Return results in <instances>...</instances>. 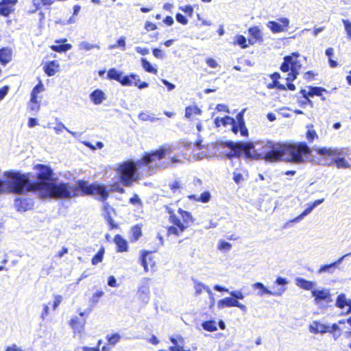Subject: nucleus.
I'll return each mask as SVG.
<instances>
[{"label":"nucleus","mask_w":351,"mask_h":351,"mask_svg":"<svg viewBox=\"0 0 351 351\" xmlns=\"http://www.w3.org/2000/svg\"><path fill=\"white\" fill-rule=\"evenodd\" d=\"M38 171L36 176L35 189L34 193L38 195L42 199H70L79 196V191L84 195H94L99 201L104 202L109 197L107 186L94 182L89 184L84 180H80L76 185L58 182L53 177L52 169L43 164L34 166Z\"/></svg>","instance_id":"f257e3e1"},{"label":"nucleus","mask_w":351,"mask_h":351,"mask_svg":"<svg viewBox=\"0 0 351 351\" xmlns=\"http://www.w3.org/2000/svg\"><path fill=\"white\" fill-rule=\"evenodd\" d=\"M173 145L165 144L151 153H147L136 162L129 160L120 164L117 169L119 179L125 186H130L134 181L138 180V170L144 165L149 169V173L152 174L154 169H165L171 165L180 162L176 157H170V154L175 150Z\"/></svg>","instance_id":"f03ea898"},{"label":"nucleus","mask_w":351,"mask_h":351,"mask_svg":"<svg viewBox=\"0 0 351 351\" xmlns=\"http://www.w3.org/2000/svg\"><path fill=\"white\" fill-rule=\"evenodd\" d=\"M6 180L0 178V194L12 193L25 194L34 193L36 179H31V173H23L19 171H7L3 173Z\"/></svg>","instance_id":"7ed1b4c3"},{"label":"nucleus","mask_w":351,"mask_h":351,"mask_svg":"<svg viewBox=\"0 0 351 351\" xmlns=\"http://www.w3.org/2000/svg\"><path fill=\"white\" fill-rule=\"evenodd\" d=\"M256 151V158L264 157L268 160L277 161L288 157L289 144L274 143L271 141L254 143Z\"/></svg>","instance_id":"20e7f679"},{"label":"nucleus","mask_w":351,"mask_h":351,"mask_svg":"<svg viewBox=\"0 0 351 351\" xmlns=\"http://www.w3.org/2000/svg\"><path fill=\"white\" fill-rule=\"evenodd\" d=\"M316 152L322 156H328L331 158L328 165L335 163L338 169H346L350 166L345 159V156L348 155L347 148L323 147L317 149Z\"/></svg>","instance_id":"39448f33"},{"label":"nucleus","mask_w":351,"mask_h":351,"mask_svg":"<svg viewBox=\"0 0 351 351\" xmlns=\"http://www.w3.org/2000/svg\"><path fill=\"white\" fill-rule=\"evenodd\" d=\"M224 146L230 149V152L226 154L227 158L233 157L239 158L243 154L247 158H255L256 151L255 145L252 142H233L226 141Z\"/></svg>","instance_id":"423d86ee"},{"label":"nucleus","mask_w":351,"mask_h":351,"mask_svg":"<svg viewBox=\"0 0 351 351\" xmlns=\"http://www.w3.org/2000/svg\"><path fill=\"white\" fill-rule=\"evenodd\" d=\"M287 158L296 163L303 162L311 153L306 143H289Z\"/></svg>","instance_id":"0eeeda50"},{"label":"nucleus","mask_w":351,"mask_h":351,"mask_svg":"<svg viewBox=\"0 0 351 351\" xmlns=\"http://www.w3.org/2000/svg\"><path fill=\"white\" fill-rule=\"evenodd\" d=\"M299 56L298 53H292L291 55L285 56L280 66V70L284 73L288 71L299 72L302 67V64L298 60Z\"/></svg>","instance_id":"6e6552de"},{"label":"nucleus","mask_w":351,"mask_h":351,"mask_svg":"<svg viewBox=\"0 0 351 351\" xmlns=\"http://www.w3.org/2000/svg\"><path fill=\"white\" fill-rule=\"evenodd\" d=\"M254 289H258L257 293L258 296H263L264 294H267L274 296H280L286 291V287H279L274 291L268 289L262 282H257L252 285Z\"/></svg>","instance_id":"1a4fd4ad"},{"label":"nucleus","mask_w":351,"mask_h":351,"mask_svg":"<svg viewBox=\"0 0 351 351\" xmlns=\"http://www.w3.org/2000/svg\"><path fill=\"white\" fill-rule=\"evenodd\" d=\"M324 201V199H320L315 200L314 202H313L311 204H308V207L300 215H299L295 218L291 219L288 222H287L285 224L284 228H287L289 226V224L290 223L300 222L301 220H302L304 219V217L309 215L315 207H317V206H319V204L323 203Z\"/></svg>","instance_id":"9d476101"},{"label":"nucleus","mask_w":351,"mask_h":351,"mask_svg":"<svg viewBox=\"0 0 351 351\" xmlns=\"http://www.w3.org/2000/svg\"><path fill=\"white\" fill-rule=\"evenodd\" d=\"M312 296L314 298V301L316 304H318L321 301L330 302L332 301L330 290L326 288L322 289H313L311 291Z\"/></svg>","instance_id":"9b49d317"},{"label":"nucleus","mask_w":351,"mask_h":351,"mask_svg":"<svg viewBox=\"0 0 351 351\" xmlns=\"http://www.w3.org/2000/svg\"><path fill=\"white\" fill-rule=\"evenodd\" d=\"M217 306L219 308H223L226 307H233L236 306L239 308L242 311L247 312V307L240 303L238 300L231 297H226L221 300H219L217 302Z\"/></svg>","instance_id":"f8f14e48"},{"label":"nucleus","mask_w":351,"mask_h":351,"mask_svg":"<svg viewBox=\"0 0 351 351\" xmlns=\"http://www.w3.org/2000/svg\"><path fill=\"white\" fill-rule=\"evenodd\" d=\"M149 279L144 278L141 282V285L138 287L137 295L138 298L144 303L147 304L149 300Z\"/></svg>","instance_id":"ddd939ff"},{"label":"nucleus","mask_w":351,"mask_h":351,"mask_svg":"<svg viewBox=\"0 0 351 351\" xmlns=\"http://www.w3.org/2000/svg\"><path fill=\"white\" fill-rule=\"evenodd\" d=\"M18 0L0 1V15L7 17L14 11V6Z\"/></svg>","instance_id":"4468645a"},{"label":"nucleus","mask_w":351,"mask_h":351,"mask_svg":"<svg viewBox=\"0 0 351 351\" xmlns=\"http://www.w3.org/2000/svg\"><path fill=\"white\" fill-rule=\"evenodd\" d=\"M277 21H270L267 23V27L270 29L273 33H279L284 31V27H287L289 24V20L287 18H280Z\"/></svg>","instance_id":"2eb2a0df"},{"label":"nucleus","mask_w":351,"mask_h":351,"mask_svg":"<svg viewBox=\"0 0 351 351\" xmlns=\"http://www.w3.org/2000/svg\"><path fill=\"white\" fill-rule=\"evenodd\" d=\"M34 206V202L30 198L18 197L14 200V206L19 212L30 210Z\"/></svg>","instance_id":"dca6fc26"},{"label":"nucleus","mask_w":351,"mask_h":351,"mask_svg":"<svg viewBox=\"0 0 351 351\" xmlns=\"http://www.w3.org/2000/svg\"><path fill=\"white\" fill-rule=\"evenodd\" d=\"M60 69V64L56 60L50 61L43 66V70L48 76L54 75Z\"/></svg>","instance_id":"f3484780"},{"label":"nucleus","mask_w":351,"mask_h":351,"mask_svg":"<svg viewBox=\"0 0 351 351\" xmlns=\"http://www.w3.org/2000/svg\"><path fill=\"white\" fill-rule=\"evenodd\" d=\"M213 289L215 291H217L228 292V293H229L230 296H232L233 298H234L237 300H243L244 298H245L244 295L243 294V293L241 291L236 290V291H229L228 289H227V288H226L224 287H222V286H221L219 285H215L213 287Z\"/></svg>","instance_id":"a211bd4d"},{"label":"nucleus","mask_w":351,"mask_h":351,"mask_svg":"<svg viewBox=\"0 0 351 351\" xmlns=\"http://www.w3.org/2000/svg\"><path fill=\"white\" fill-rule=\"evenodd\" d=\"M114 242L117 245V251L119 252H127L128 250V241L120 234L115 235Z\"/></svg>","instance_id":"6ab92c4d"},{"label":"nucleus","mask_w":351,"mask_h":351,"mask_svg":"<svg viewBox=\"0 0 351 351\" xmlns=\"http://www.w3.org/2000/svg\"><path fill=\"white\" fill-rule=\"evenodd\" d=\"M328 329V325L314 321L309 326V330L314 334L325 333Z\"/></svg>","instance_id":"aec40b11"},{"label":"nucleus","mask_w":351,"mask_h":351,"mask_svg":"<svg viewBox=\"0 0 351 351\" xmlns=\"http://www.w3.org/2000/svg\"><path fill=\"white\" fill-rule=\"evenodd\" d=\"M90 99L94 104L99 105L106 99V95L102 90L97 89L90 94Z\"/></svg>","instance_id":"412c9836"},{"label":"nucleus","mask_w":351,"mask_h":351,"mask_svg":"<svg viewBox=\"0 0 351 351\" xmlns=\"http://www.w3.org/2000/svg\"><path fill=\"white\" fill-rule=\"evenodd\" d=\"M295 285L304 290H313V288L315 282L313 281L307 280L303 278L298 277L295 279Z\"/></svg>","instance_id":"4be33fe9"},{"label":"nucleus","mask_w":351,"mask_h":351,"mask_svg":"<svg viewBox=\"0 0 351 351\" xmlns=\"http://www.w3.org/2000/svg\"><path fill=\"white\" fill-rule=\"evenodd\" d=\"M12 60V49L3 47L0 49V63L2 65L7 64Z\"/></svg>","instance_id":"5701e85b"},{"label":"nucleus","mask_w":351,"mask_h":351,"mask_svg":"<svg viewBox=\"0 0 351 351\" xmlns=\"http://www.w3.org/2000/svg\"><path fill=\"white\" fill-rule=\"evenodd\" d=\"M86 321L84 319H80L77 317H73L70 321L71 326L73 329L80 332L84 327Z\"/></svg>","instance_id":"b1692460"},{"label":"nucleus","mask_w":351,"mask_h":351,"mask_svg":"<svg viewBox=\"0 0 351 351\" xmlns=\"http://www.w3.org/2000/svg\"><path fill=\"white\" fill-rule=\"evenodd\" d=\"M191 200H195L202 203H207L210 201L211 195L209 191H204L199 196L196 195H190L188 196Z\"/></svg>","instance_id":"393cba45"},{"label":"nucleus","mask_w":351,"mask_h":351,"mask_svg":"<svg viewBox=\"0 0 351 351\" xmlns=\"http://www.w3.org/2000/svg\"><path fill=\"white\" fill-rule=\"evenodd\" d=\"M168 212L170 214L169 220L173 224V226H177L179 228L180 232H183L186 228V226L182 223L180 219L169 208Z\"/></svg>","instance_id":"a878e982"},{"label":"nucleus","mask_w":351,"mask_h":351,"mask_svg":"<svg viewBox=\"0 0 351 351\" xmlns=\"http://www.w3.org/2000/svg\"><path fill=\"white\" fill-rule=\"evenodd\" d=\"M235 119L229 116H226L223 118L216 117L215 119V124L216 127H219L221 125L226 126L228 125L233 124Z\"/></svg>","instance_id":"bb28decb"},{"label":"nucleus","mask_w":351,"mask_h":351,"mask_svg":"<svg viewBox=\"0 0 351 351\" xmlns=\"http://www.w3.org/2000/svg\"><path fill=\"white\" fill-rule=\"evenodd\" d=\"M250 35L255 40L263 41V35L260 28L258 26L251 27L248 29Z\"/></svg>","instance_id":"cd10ccee"},{"label":"nucleus","mask_w":351,"mask_h":351,"mask_svg":"<svg viewBox=\"0 0 351 351\" xmlns=\"http://www.w3.org/2000/svg\"><path fill=\"white\" fill-rule=\"evenodd\" d=\"M178 212L181 215L183 221L186 224L185 226L186 227L193 222V219L191 213L184 210L181 208H179Z\"/></svg>","instance_id":"c85d7f7f"},{"label":"nucleus","mask_w":351,"mask_h":351,"mask_svg":"<svg viewBox=\"0 0 351 351\" xmlns=\"http://www.w3.org/2000/svg\"><path fill=\"white\" fill-rule=\"evenodd\" d=\"M141 64L143 68L145 69V71L154 74H156L158 71L156 68H154L152 64L146 59L144 58H142L141 60Z\"/></svg>","instance_id":"c756f323"},{"label":"nucleus","mask_w":351,"mask_h":351,"mask_svg":"<svg viewBox=\"0 0 351 351\" xmlns=\"http://www.w3.org/2000/svg\"><path fill=\"white\" fill-rule=\"evenodd\" d=\"M122 73H123V72L119 71L114 68H112L108 70V73H107V77H108V79H109V80H114L117 82H119Z\"/></svg>","instance_id":"7c9ffc66"},{"label":"nucleus","mask_w":351,"mask_h":351,"mask_svg":"<svg viewBox=\"0 0 351 351\" xmlns=\"http://www.w3.org/2000/svg\"><path fill=\"white\" fill-rule=\"evenodd\" d=\"M308 94L311 97L315 95L322 96L323 92H327L326 89L319 86H308Z\"/></svg>","instance_id":"2f4dec72"},{"label":"nucleus","mask_w":351,"mask_h":351,"mask_svg":"<svg viewBox=\"0 0 351 351\" xmlns=\"http://www.w3.org/2000/svg\"><path fill=\"white\" fill-rule=\"evenodd\" d=\"M202 328L207 331L214 332L217 330V323L214 320H208L202 324Z\"/></svg>","instance_id":"473e14b6"},{"label":"nucleus","mask_w":351,"mask_h":351,"mask_svg":"<svg viewBox=\"0 0 351 351\" xmlns=\"http://www.w3.org/2000/svg\"><path fill=\"white\" fill-rule=\"evenodd\" d=\"M350 299H347L344 293L339 294L336 300V306L340 308H343L347 306Z\"/></svg>","instance_id":"72a5a7b5"},{"label":"nucleus","mask_w":351,"mask_h":351,"mask_svg":"<svg viewBox=\"0 0 351 351\" xmlns=\"http://www.w3.org/2000/svg\"><path fill=\"white\" fill-rule=\"evenodd\" d=\"M336 268L332 263L322 265L317 271V274H321L323 273H328L332 274L334 273Z\"/></svg>","instance_id":"f704fd0d"},{"label":"nucleus","mask_w":351,"mask_h":351,"mask_svg":"<svg viewBox=\"0 0 351 351\" xmlns=\"http://www.w3.org/2000/svg\"><path fill=\"white\" fill-rule=\"evenodd\" d=\"M133 75H136V74L131 73L128 75H123L122 74L119 82L123 86H131L132 84V81H134L132 77Z\"/></svg>","instance_id":"c9c22d12"},{"label":"nucleus","mask_w":351,"mask_h":351,"mask_svg":"<svg viewBox=\"0 0 351 351\" xmlns=\"http://www.w3.org/2000/svg\"><path fill=\"white\" fill-rule=\"evenodd\" d=\"M150 252L148 251H143L141 255V265L144 267L145 271H148V263L147 258H149V261L152 262V258L149 257Z\"/></svg>","instance_id":"e433bc0d"},{"label":"nucleus","mask_w":351,"mask_h":351,"mask_svg":"<svg viewBox=\"0 0 351 351\" xmlns=\"http://www.w3.org/2000/svg\"><path fill=\"white\" fill-rule=\"evenodd\" d=\"M193 114H201L202 110L197 106H188L185 109V117L190 118Z\"/></svg>","instance_id":"4c0bfd02"},{"label":"nucleus","mask_w":351,"mask_h":351,"mask_svg":"<svg viewBox=\"0 0 351 351\" xmlns=\"http://www.w3.org/2000/svg\"><path fill=\"white\" fill-rule=\"evenodd\" d=\"M72 47L71 44H60L51 46V49L56 52H66Z\"/></svg>","instance_id":"58836bf2"},{"label":"nucleus","mask_w":351,"mask_h":351,"mask_svg":"<svg viewBox=\"0 0 351 351\" xmlns=\"http://www.w3.org/2000/svg\"><path fill=\"white\" fill-rule=\"evenodd\" d=\"M53 130H55L56 133L57 134H60L63 130H66L68 132H69L72 136L74 137L77 136V133L75 132H72L69 130L62 123L60 122L58 123V125L53 128Z\"/></svg>","instance_id":"ea45409f"},{"label":"nucleus","mask_w":351,"mask_h":351,"mask_svg":"<svg viewBox=\"0 0 351 351\" xmlns=\"http://www.w3.org/2000/svg\"><path fill=\"white\" fill-rule=\"evenodd\" d=\"M104 254V248L101 247L99 250V252L93 257L92 258V264L93 265H96L98 263H101L103 261Z\"/></svg>","instance_id":"a19ab883"},{"label":"nucleus","mask_w":351,"mask_h":351,"mask_svg":"<svg viewBox=\"0 0 351 351\" xmlns=\"http://www.w3.org/2000/svg\"><path fill=\"white\" fill-rule=\"evenodd\" d=\"M234 45H238L242 49H245L248 47V45L247 44V40L243 35H238L235 37Z\"/></svg>","instance_id":"79ce46f5"},{"label":"nucleus","mask_w":351,"mask_h":351,"mask_svg":"<svg viewBox=\"0 0 351 351\" xmlns=\"http://www.w3.org/2000/svg\"><path fill=\"white\" fill-rule=\"evenodd\" d=\"M154 115V114L152 113L141 112L138 115V118L143 121H150L151 122H154L159 119L155 118Z\"/></svg>","instance_id":"37998d69"},{"label":"nucleus","mask_w":351,"mask_h":351,"mask_svg":"<svg viewBox=\"0 0 351 351\" xmlns=\"http://www.w3.org/2000/svg\"><path fill=\"white\" fill-rule=\"evenodd\" d=\"M134 84L136 86H137L139 89H143L147 88L149 86V84L145 82H141L139 75L136 74V75H133Z\"/></svg>","instance_id":"c03bdc74"},{"label":"nucleus","mask_w":351,"mask_h":351,"mask_svg":"<svg viewBox=\"0 0 351 351\" xmlns=\"http://www.w3.org/2000/svg\"><path fill=\"white\" fill-rule=\"evenodd\" d=\"M108 342L111 346H114L117 343H118L121 339V336L118 333H114L112 335H108L106 336Z\"/></svg>","instance_id":"a18cd8bd"},{"label":"nucleus","mask_w":351,"mask_h":351,"mask_svg":"<svg viewBox=\"0 0 351 351\" xmlns=\"http://www.w3.org/2000/svg\"><path fill=\"white\" fill-rule=\"evenodd\" d=\"M104 293L101 290H98L95 293H94L90 298V302L93 306H95L98 302L99 299L104 295Z\"/></svg>","instance_id":"49530a36"},{"label":"nucleus","mask_w":351,"mask_h":351,"mask_svg":"<svg viewBox=\"0 0 351 351\" xmlns=\"http://www.w3.org/2000/svg\"><path fill=\"white\" fill-rule=\"evenodd\" d=\"M80 48L81 49H84L86 51H89L93 48H97V49H99L100 47L99 45H97V44H90L88 42H85V41H83L80 44Z\"/></svg>","instance_id":"de8ad7c7"},{"label":"nucleus","mask_w":351,"mask_h":351,"mask_svg":"<svg viewBox=\"0 0 351 351\" xmlns=\"http://www.w3.org/2000/svg\"><path fill=\"white\" fill-rule=\"evenodd\" d=\"M267 88L269 89L276 88L280 90H285L287 89L286 86L280 84L278 80H274L272 83L269 84Z\"/></svg>","instance_id":"09e8293b"},{"label":"nucleus","mask_w":351,"mask_h":351,"mask_svg":"<svg viewBox=\"0 0 351 351\" xmlns=\"http://www.w3.org/2000/svg\"><path fill=\"white\" fill-rule=\"evenodd\" d=\"M109 191L118 192L122 194L125 193V189L119 183H114L110 186Z\"/></svg>","instance_id":"8fccbe9b"},{"label":"nucleus","mask_w":351,"mask_h":351,"mask_svg":"<svg viewBox=\"0 0 351 351\" xmlns=\"http://www.w3.org/2000/svg\"><path fill=\"white\" fill-rule=\"evenodd\" d=\"M105 219L107 220L108 223L110 226V229H114L117 228V224L114 222V221L112 219V217L110 216V213L109 211H107V214H105Z\"/></svg>","instance_id":"3c124183"},{"label":"nucleus","mask_w":351,"mask_h":351,"mask_svg":"<svg viewBox=\"0 0 351 351\" xmlns=\"http://www.w3.org/2000/svg\"><path fill=\"white\" fill-rule=\"evenodd\" d=\"M194 287H195V293L197 295H199L202 292L203 289L205 290V287H209L202 283V282H195Z\"/></svg>","instance_id":"603ef678"},{"label":"nucleus","mask_w":351,"mask_h":351,"mask_svg":"<svg viewBox=\"0 0 351 351\" xmlns=\"http://www.w3.org/2000/svg\"><path fill=\"white\" fill-rule=\"evenodd\" d=\"M232 245L231 243L225 241H220L219 245L218 246L219 250H224V251H228L231 249Z\"/></svg>","instance_id":"864d4df0"},{"label":"nucleus","mask_w":351,"mask_h":351,"mask_svg":"<svg viewBox=\"0 0 351 351\" xmlns=\"http://www.w3.org/2000/svg\"><path fill=\"white\" fill-rule=\"evenodd\" d=\"M180 10L184 12L186 14H187L189 16L191 17L193 13V8L191 5H188L185 6H180L179 8Z\"/></svg>","instance_id":"5fc2aeb1"},{"label":"nucleus","mask_w":351,"mask_h":351,"mask_svg":"<svg viewBox=\"0 0 351 351\" xmlns=\"http://www.w3.org/2000/svg\"><path fill=\"white\" fill-rule=\"evenodd\" d=\"M153 55L158 59H164L165 58V53L161 49L154 48L152 50Z\"/></svg>","instance_id":"6e6d98bb"},{"label":"nucleus","mask_w":351,"mask_h":351,"mask_svg":"<svg viewBox=\"0 0 351 351\" xmlns=\"http://www.w3.org/2000/svg\"><path fill=\"white\" fill-rule=\"evenodd\" d=\"M342 22L344 25L345 30L350 38H351V22L348 20L343 19Z\"/></svg>","instance_id":"4d7b16f0"},{"label":"nucleus","mask_w":351,"mask_h":351,"mask_svg":"<svg viewBox=\"0 0 351 351\" xmlns=\"http://www.w3.org/2000/svg\"><path fill=\"white\" fill-rule=\"evenodd\" d=\"M176 21L182 25H186L188 23V19L185 16L180 13H177L176 15Z\"/></svg>","instance_id":"13d9d810"},{"label":"nucleus","mask_w":351,"mask_h":351,"mask_svg":"<svg viewBox=\"0 0 351 351\" xmlns=\"http://www.w3.org/2000/svg\"><path fill=\"white\" fill-rule=\"evenodd\" d=\"M133 237L134 241H137L141 235V228L135 226L132 228Z\"/></svg>","instance_id":"bf43d9fd"},{"label":"nucleus","mask_w":351,"mask_h":351,"mask_svg":"<svg viewBox=\"0 0 351 351\" xmlns=\"http://www.w3.org/2000/svg\"><path fill=\"white\" fill-rule=\"evenodd\" d=\"M317 135L314 130H308L306 132V138L309 141H313Z\"/></svg>","instance_id":"052dcab7"},{"label":"nucleus","mask_w":351,"mask_h":351,"mask_svg":"<svg viewBox=\"0 0 351 351\" xmlns=\"http://www.w3.org/2000/svg\"><path fill=\"white\" fill-rule=\"evenodd\" d=\"M169 187L173 193H176L180 188V183L178 180H174L169 184Z\"/></svg>","instance_id":"680f3d73"},{"label":"nucleus","mask_w":351,"mask_h":351,"mask_svg":"<svg viewBox=\"0 0 351 351\" xmlns=\"http://www.w3.org/2000/svg\"><path fill=\"white\" fill-rule=\"evenodd\" d=\"M276 284L280 286V287H285V285L288 284V281L286 278L280 276L276 278Z\"/></svg>","instance_id":"e2e57ef3"},{"label":"nucleus","mask_w":351,"mask_h":351,"mask_svg":"<svg viewBox=\"0 0 351 351\" xmlns=\"http://www.w3.org/2000/svg\"><path fill=\"white\" fill-rule=\"evenodd\" d=\"M44 90V85L40 82L38 84H36L32 92H34V94H38Z\"/></svg>","instance_id":"0e129e2a"},{"label":"nucleus","mask_w":351,"mask_h":351,"mask_svg":"<svg viewBox=\"0 0 351 351\" xmlns=\"http://www.w3.org/2000/svg\"><path fill=\"white\" fill-rule=\"evenodd\" d=\"M299 72L290 71L286 80L288 82H293L297 78Z\"/></svg>","instance_id":"69168bd1"},{"label":"nucleus","mask_w":351,"mask_h":351,"mask_svg":"<svg viewBox=\"0 0 351 351\" xmlns=\"http://www.w3.org/2000/svg\"><path fill=\"white\" fill-rule=\"evenodd\" d=\"M135 51L138 53L141 54L143 56L147 55L149 53V50L148 48L141 47H138V46L135 47Z\"/></svg>","instance_id":"338daca9"},{"label":"nucleus","mask_w":351,"mask_h":351,"mask_svg":"<svg viewBox=\"0 0 351 351\" xmlns=\"http://www.w3.org/2000/svg\"><path fill=\"white\" fill-rule=\"evenodd\" d=\"M108 285L111 287H117L118 286L117 283V279L114 276H110L108 278Z\"/></svg>","instance_id":"774afa93"}]
</instances>
